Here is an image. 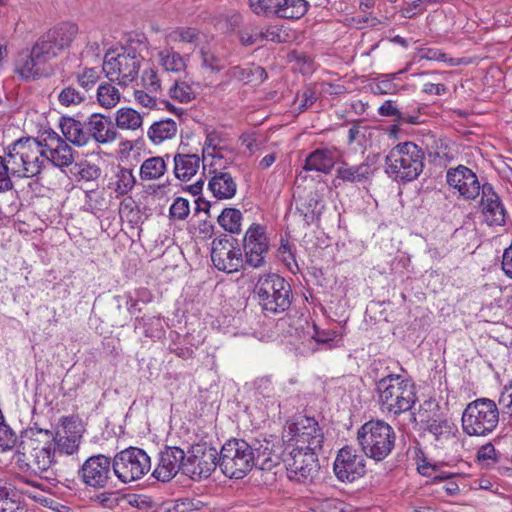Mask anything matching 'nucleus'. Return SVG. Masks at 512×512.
I'll return each instance as SVG.
<instances>
[{
    "label": "nucleus",
    "instance_id": "nucleus-1",
    "mask_svg": "<svg viewBox=\"0 0 512 512\" xmlns=\"http://www.w3.org/2000/svg\"><path fill=\"white\" fill-rule=\"evenodd\" d=\"M280 456L275 445L267 439H230L218 453V467L232 479L244 478L254 467L270 471L279 465Z\"/></svg>",
    "mask_w": 512,
    "mask_h": 512
},
{
    "label": "nucleus",
    "instance_id": "nucleus-2",
    "mask_svg": "<svg viewBox=\"0 0 512 512\" xmlns=\"http://www.w3.org/2000/svg\"><path fill=\"white\" fill-rule=\"evenodd\" d=\"M22 451L17 455L20 471L49 479L46 475L55 463L53 432L43 429H30L21 442Z\"/></svg>",
    "mask_w": 512,
    "mask_h": 512
},
{
    "label": "nucleus",
    "instance_id": "nucleus-3",
    "mask_svg": "<svg viewBox=\"0 0 512 512\" xmlns=\"http://www.w3.org/2000/svg\"><path fill=\"white\" fill-rule=\"evenodd\" d=\"M381 410L398 416L410 411L417 401L414 383L401 375L389 374L376 383Z\"/></svg>",
    "mask_w": 512,
    "mask_h": 512
},
{
    "label": "nucleus",
    "instance_id": "nucleus-4",
    "mask_svg": "<svg viewBox=\"0 0 512 512\" xmlns=\"http://www.w3.org/2000/svg\"><path fill=\"white\" fill-rule=\"evenodd\" d=\"M424 159L422 148L415 143H399L385 157V173L396 182H411L422 173Z\"/></svg>",
    "mask_w": 512,
    "mask_h": 512
},
{
    "label": "nucleus",
    "instance_id": "nucleus-5",
    "mask_svg": "<svg viewBox=\"0 0 512 512\" xmlns=\"http://www.w3.org/2000/svg\"><path fill=\"white\" fill-rule=\"evenodd\" d=\"M254 294L266 315L287 311L293 300L290 284L276 273L260 276L255 284Z\"/></svg>",
    "mask_w": 512,
    "mask_h": 512
},
{
    "label": "nucleus",
    "instance_id": "nucleus-6",
    "mask_svg": "<svg viewBox=\"0 0 512 512\" xmlns=\"http://www.w3.org/2000/svg\"><path fill=\"white\" fill-rule=\"evenodd\" d=\"M357 440L366 457L380 462L393 451L396 433L388 423L382 420H371L358 429Z\"/></svg>",
    "mask_w": 512,
    "mask_h": 512
},
{
    "label": "nucleus",
    "instance_id": "nucleus-7",
    "mask_svg": "<svg viewBox=\"0 0 512 512\" xmlns=\"http://www.w3.org/2000/svg\"><path fill=\"white\" fill-rule=\"evenodd\" d=\"M143 59L132 46L108 51L104 56L102 72L111 82L126 87L137 79Z\"/></svg>",
    "mask_w": 512,
    "mask_h": 512
},
{
    "label": "nucleus",
    "instance_id": "nucleus-8",
    "mask_svg": "<svg viewBox=\"0 0 512 512\" xmlns=\"http://www.w3.org/2000/svg\"><path fill=\"white\" fill-rule=\"evenodd\" d=\"M499 422V409L488 398H479L470 402L462 413V428L469 436H487Z\"/></svg>",
    "mask_w": 512,
    "mask_h": 512
},
{
    "label": "nucleus",
    "instance_id": "nucleus-9",
    "mask_svg": "<svg viewBox=\"0 0 512 512\" xmlns=\"http://www.w3.org/2000/svg\"><path fill=\"white\" fill-rule=\"evenodd\" d=\"M113 474L122 483L141 479L151 469V459L141 448L130 446L113 457Z\"/></svg>",
    "mask_w": 512,
    "mask_h": 512
},
{
    "label": "nucleus",
    "instance_id": "nucleus-10",
    "mask_svg": "<svg viewBox=\"0 0 512 512\" xmlns=\"http://www.w3.org/2000/svg\"><path fill=\"white\" fill-rule=\"evenodd\" d=\"M218 467V451L206 443L195 444L185 455L183 474L192 480L208 478Z\"/></svg>",
    "mask_w": 512,
    "mask_h": 512
},
{
    "label": "nucleus",
    "instance_id": "nucleus-11",
    "mask_svg": "<svg viewBox=\"0 0 512 512\" xmlns=\"http://www.w3.org/2000/svg\"><path fill=\"white\" fill-rule=\"evenodd\" d=\"M316 451L296 446L289 452L284 463L290 480L305 483L314 478L319 468Z\"/></svg>",
    "mask_w": 512,
    "mask_h": 512
},
{
    "label": "nucleus",
    "instance_id": "nucleus-12",
    "mask_svg": "<svg viewBox=\"0 0 512 512\" xmlns=\"http://www.w3.org/2000/svg\"><path fill=\"white\" fill-rule=\"evenodd\" d=\"M113 459L103 454L87 458L78 470V477L89 488L100 490L112 482Z\"/></svg>",
    "mask_w": 512,
    "mask_h": 512
},
{
    "label": "nucleus",
    "instance_id": "nucleus-13",
    "mask_svg": "<svg viewBox=\"0 0 512 512\" xmlns=\"http://www.w3.org/2000/svg\"><path fill=\"white\" fill-rule=\"evenodd\" d=\"M211 260L214 266L226 273H233L243 267V255L237 239L222 235L212 242Z\"/></svg>",
    "mask_w": 512,
    "mask_h": 512
},
{
    "label": "nucleus",
    "instance_id": "nucleus-14",
    "mask_svg": "<svg viewBox=\"0 0 512 512\" xmlns=\"http://www.w3.org/2000/svg\"><path fill=\"white\" fill-rule=\"evenodd\" d=\"M286 431L296 446H303L310 450H320L324 441V435L318 422L305 415H297L287 422Z\"/></svg>",
    "mask_w": 512,
    "mask_h": 512
},
{
    "label": "nucleus",
    "instance_id": "nucleus-15",
    "mask_svg": "<svg viewBox=\"0 0 512 512\" xmlns=\"http://www.w3.org/2000/svg\"><path fill=\"white\" fill-rule=\"evenodd\" d=\"M13 149L25 164L23 177H34L41 173L47 163L43 142L31 137L21 138L13 143Z\"/></svg>",
    "mask_w": 512,
    "mask_h": 512
},
{
    "label": "nucleus",
    "instance_id": "nucleus-16",
    "mask_svg": "<svg viewBox=\"0 0 512 512\" xmlns=\"http://www.w3.org/2000/svg\"><path fill=\"white\" fill-rule=\"evenodd\" d=\"M255 14H274L284 19H300L307 11L306 0H249Z\"/></svg>",
    "mask_w": 512,
    "mask_h": 512
},
{
    "label": "nucleus",
    "instance_id": "nucleus-17",
    "mask_svg": "<svg viewBox=\"0 0 512 512\" xmlns=\"http://www.w3.org/2000/svg\"><path fill=\"white\" fill-rule=\"evenodd\" d=\"M363 455L358 454L351 446L341 448L335 458L333 471L341 482H353L366 473V463Z\"/></svg>",
    "mask_w": 512,
    "mask_h": 512
},
{
    "label": "nucleus",
    "instance_id": "nucleus-18",
    "mask_svg": "<svg viewBox=\"0 0 512 512\" xmlns=\"http://www.w3.org/2000/svg\"><path fill=\"white\" fill-rule=\"evenodd\" d=\"M448 185L455 190L459 197L474 200L482 192V185L476 173L464 165L449 168L446 172Z\"/></svg>",
    "mask_w": 512,
    "mask_h": 512
},
{
    "label": "nucleus",
    "instance_id": "nucleus-19",
    "mask_svg": "<svg viewBox=\"0 0 512 512\" xmlns=\"http://www.w3.org/2000/svg\"><path fill=\"white\" fill-rule=\"evenodd\" d=\"M243 248L246 264L252 268L261 267L269 250L265 227L260 224L251 225L245 233Z\"/></svg>",
    "mask_w": 512,
    "mask_h": 512
},
{
    "label": "nucleus",
    "instance_id": "nucleus-20",
    "mask_svg": "<svg viewBox=\"0 0 512 512\" xmlns=\"http://www.w3.org/2000/svg\"><path fill=\"white\" fill-rule=\"evenodd\" d=\"M185 452L177 446H166L158 454V462L152 473L158 481L168 482L179 471L183 473Z\"/></svg>",
    "mask_w": 512,
    "mask_h": 512
},
{
    "label": "nucleus",
    "instance_id": "nucleus-21",
    "mask_svg": "<svg viewBox=\"0 0 512 512\" xmlns=\"http://www.w3.org/2000/svg\"><path fill=\"white\" fill-rule=\"evenodd\" d=\"M378 159V154H369L364 158L363 162L357 165L342 162L336 169L334 181L341 180L347 183L369 182L378 169Z\"/></svg>",
    "mask_w": 512,
    "mask_h": 512
},
{
    "label": "nucleus",
    "instance_id": "nucleus-22",
    "mask_svg": "<svg viewBox=\"0 0 512 512\" xmlns=\"http://www.w3.org/2000/svg\"><path fill=\"white\" fill-rule=\"evenodd\" d=\"M46 161L59 168L68 167L74 161L72 148L53 130L43 134Z\"/></svg>",
    "mask_w": 512,
    "mask_h": 512
},
{
    "label": "nucleus",
    "instance_id": "nucleus-23",
    "mask_svg": "<svg viewBox=\"0 0 512 512\" xmlns=\"http://www.w3.org/2000/svg\"><path fill=\"white\" fill-rule=\"evenodd\" d=\"M480 207L484 221L489 226H501L505 224L506 210L500 197L489 183L482 185Z\"/></svg>",
    "mask_w": 512,
    "mask_h": 512
},
{
    "label": "nucleus",
    "instance_id": "nucleus-24",
    "mask_svg": "<svg viewBox=\"0 0 512 512\" xmlns=\"http://www.w3.org/2000/svg\"><path fill=\"white\" fill-rule=\"evenodd\" d=\"M15 152L12 143L7 147L5 155L0 156V194L12 191V176L23 177L25 172V164Z\"/></svg>",
    "mask_w": 512,
    "mask_h": 512
},
{
    "label": "nucleus",
    "instance_id": "nucleus-25",
    "mask_svg": "<svg viewBox=\"0 0 512 512\" xmlns=\"http://www.w3.org/2000/svg\"><path fill=\"white\" fill-rule=\"evenodd\" d=\"M89 132V141L93 139L99 144H107L116 140L118 132L111 119L101 114L94 113L85 122Z\"/></svg>",
    "mask_w": 512,
    "mask_h": 512
},
{
    "label": "nucleus",
    "instance_id": "nucleus-26",
    "mask_svg": "<svg viewBox=\"0 0 512 512\" xmlns=\"http://www.w3.org/2000/svg\"><path fill=\"white\" fill-rule=\"evenodd\" d=\"M208 182V189L217 200H227L235 196L237 184L232 175L226 171L213 169Z\"/></svg>",
    "mask_w": 512,
    "mask_h": 512
},
{
    "label": "nucleus",
    "instance_id": "nucleus-27",
    "mask_svg": "<svg viewBox=\"0 0 512 512\" xmlns=\"http://www.w3.org/2000/svg\"><path fill=\"white\" fill-rule=\"evenodd\" d=\"M335 165V150L318 148L306 158L303 169L329 174Z\"/></svg>",
    "mask_w": 512,
    "mask_h": 512
},
{
    "label": "nucleus",
    "instance_id": "nucleus-28",
    "mask_svg": "<svg viewBox=\"0 0 512 512\" xmlns=\"http://www.w3.org/2000/svg\"><path fill=\"white\" fill-rule=\"evenodd\" d=\"M60 128L66 140L76 146H84L89 142L87 127L85 124L72 117H61Z\"/></svg>",
    "mask_w": 512,
    "mask_h": 512
},
{
    "label": "nucleus",
    "instance_id": "nucleus-29",
    "mask_svg": "<svg viewBox=\"0 0 512 512\" xmlns=\"http://www.w3.org/2000/svg\"><path fill=\"white\" fill-rule=\"evenodd\" d=\"M174 175L181 181H189L200 167L197 154L177 153L174 156Z\"/></svg>",
    "mask_w": 512,
    "mask_h": 512
},
{
    "label": "nucleus",
    "instance_id": "nucleus-30",
    "mask_svg": "<svg viewBox=\"0 0 512 512\" xmlns=\"http://www.w3.org/2000/svg\"><path fill=\"white\" fill-rule=\"evenodd\" d=\"M78 27L74 23L63 22L46 32V37L51 39L59 51L69 47L76 34Z\"/></svg>",
    "mask_w": 512,
    "mask_h": 512
},
{
    "label": "nucleus",
    "instance_id": "nucleus-31",
    "mask_svg": "<svg viewBox=\"0 0 512 512\" xmlns=\"http://www.w3.org/2000/svg\"><path fill=\"white\" fill-rule=\"evenodd\" d=\"M177 124L174 120L167 118L154 122L148 129L147 136L153 144H160L165 140L172 139L177 133Z\"/></svg>",
    "mask_w": 512,
    "mask_h": 512
},
{
    "label": "nucleus",
    "instance_id": "nucleus-32",
    "mask_svg": "<svg viewBox=\"0 0 512 512\" xmlns=\"http://www.w3.org/2000/svg\"><path fill=\"white\" fill-rule=\"evenodd\" d=\"M166 170L167 166L163 157H150L141 164L140 178L143 181L157 180L165 174Z\"/></svg>",
    "mask_w": 512,
    "mask_h": 512
},
{
    "label": "nucleus",
    "instance_id": "nucleus-33",
    "mask_svg": "<svg viewBox=\"0 0 512 512\" xmlns=\"http://www.w3.org/2000/svg\"><path fill=\"white\" fill-rule=\"evenodd\" d=\"M158 62L167 72L179 73L186 68V60L172 48H165L158 52Z\"/></svg>",
    "mask_w": 512,
    "mask_h": 512
},
{
    "label": "nucleus",
    "instance_id": "nucleus-34",
    "mask_svg": "<svg viewBox=\"0 0 512 512\" xmlns=\"http://www.w3.org/2000/svg\"><path fill=\"white\" fill-rule=\"evenodd\" d=\"M43 64L44 63L42 61L36 60L33 55V51L31 50L29 55L27 54L17 61L16 71L22 79H36L41 75L40 66Z\"/></svg>",
    "mask_w": 512,
    "mask_h": 512
},
{
    "label": "nucleus",
    "instance_id": "nucleus-35",
    "mask_svg": "<svg viewBox=\"0 0 512 512\" xmlns=\"http://www.w3.org/2000/svg\"><path fill=\"white\" fill-rule=\"evenodd\" d=\"M378 114L386 117H394V121L399 125L403 124H419V115H409L400 111L393 100H386L379 108Z\"/></svg>",
    "mask_w": 512,
    "mask_h": 512
},
{
    "label": "nucleus",
    "instance_id": "nucleus-36",
    "mask_svg": "<svg viewBox=\"0 0 512 512\" xmlns=\"http://www.w3.org/2000/svg\"><path fill=\"white\" fill-rule=\"evenodd\" d=\"M80 438L81 436L68 434L66 431L64 434H53V449H55V454L58 452L60 454L73 455L79 449Z\"/></svg>",
    "mask_w": 512,
    "mask_h": 512
},
{
    "label": "nucleus",
    "instance_id": "nucleus-37",
    "mask_svg": "<svg viewBox=\"0 0 512 512\" xmlns=\"http://www.w3.org/2000/svg\"><path fill=\"white\" fill-rule=\"evenodd\" d=\"M217 221L227 232L232 234L241 232L242 213L236 208H224L217 217Z\"/></svg>",
    "mask_w": 512,
    "mask_h": 512
},
{
    "label": "nucleus",
    "instance_id": "nucleus-38",
    "mask_svg": "<svg viewBox=\"0 0 512 512\" xmlns=\"http://www.w3.org/2000/svg\"><path fill=\"white\" fill-rule=\"evenodd\" d=\"M116 125L124 130H136L142 126L143 118L136 110L123 107L116 112Z\"/></svg>",
    "mask_w": 512,
    "mask_h": 512
},
{
    "label": "nucleus",
    "instance_id": "nucleus-39",
    "mask_svg": "<svg viewBox=\"0 0 512 512\" xmlns=\"http://www.w3.org/2000/svg\"><path fill=\"white\" fill-rule=\"evenodd\" d=\"M55 44L43 34L33 45L32 51L36 60L42 61L44 64L58 55L60 52Z\"/></svg>",
    "mask_w": 512,
    "mask_h": 512
},
{
    "label": "nucleus",
    "instance_id": "nucleus-40",
    "mask_svg": "<svg viewBox=\"0 0 512 512\" xmlns=\"http://www.w3.org/2000/svg\"><path fill=\"white\" fill-rule=\"evenodd\" d=\"M99 104L105 108H112L120 101V92L110 83L100 84L97 89Z\"/></svg>",
    "mask_w": 512,
    "mask_h": 512
},
{
    "label": "nucleus",
    "instance_id": "nucleus-41",
    "mask_svg": "<svg viewBox=\"0 0 512 512\" xmlns=\"http://www.w3.org/2000/svg\"><path fill=\"white\" fill-rule=\"evenodd\" d=\"M85 100V93L79 91L71 84L64 86L58 94V102L64 107L79 105Z\"/></svg>",
    "mask_w": 512,
    "mask_h": 512
},
{
    "label": "nucleus",
    "instance_id": "nucleus-42",
    "mask_svg": "<svg viewBox=\"0 0 512 512\" xmlns=\"http://www.w3.org/2000/svg\"><path fill=\"white\" fill-rule=\"evenodd\" d=\"M143 328V333L149 338H161L163 334L162 322L159 317L136 318L135 328Z\"/></svg>",
    "mask_w": 512,
    "mask_h": 512
},
{
    "label": "nucleus",
    "instance_id": "nucleus-43",
    "mask_svg": "<svg viewBox=\"0 0 512 512\" xmlns=\"http://www.w3.org/2000/svg\"><path fill=\"white\" fill-rule=\"evenodd\" d=\"M221 139L216 132H210L206 136V140L203 147V160L205 161L207 157L223 158L221 151L224 149L220 145Z\"/></svg>",
    "mask_w": 512,
    "mask_h": 512
},
{
    "label": "nucleus",
    "instance_id": "nucleus-44",
    "mask_svg": "<svg viewBox=\"0 0 512 512\" xmlns=\"http://www.w3.org/2000/svg\"><path fill=\"white\" fill-rule=\"evenodd\" d=\"M171 98L178 100L182 103H188L195 98L194 89L186 82L176 81L175 84L169 89Z\"/></svg>",
    "mask_w": 512,
    "mask_h": 512
},
{
    "label": "nucleus",
    "instance_id": "nucleus-45",
    "mask_svg": "<svg viewBox=\"0 0 512 512\" xmlns=\"http://www.w3.org/2000/svg\"><path fill=\"white\" fill-rule=\"evenodd\" d=\"M402 72L382 75L377 79V81L372 86V91L374 94L387 95L394 94L397 91V85L393 82V79L397 77L398 74Z\"/></svg>",
    "mask_w": 512,
    "mask_h": 512
},
{
    "label": "nucleus",
    "instance_id": "nucleus-46",
    "mask_svg": "<svg viewBox=\"0 0 512 512\" xmlns=\"http://www.w3.org/2000/svg\"><path fill=\"white\" fill-rule=\"evenodd\" d=\"M418 55L420 59L445 62L450 66H457L460 64V59L449 58L444 52L437 48H421L418 50Z\"/></svg>",
    "mask_w": 512,
    "mask_h": 512
},
{
    "label": "nucleus",
    "instance_id": "nucleus-47",
    "mask_svg": "<svg viewBox=\"0 0 512 512\" xmlns=\"http://www.w3.org/2000/svg\"><path fill=\"white\" fill-rule=\"evenodd\" d=\"M101 71L97 68H85L82 73L76 74L78 84L86 92L91 90L100 79Z\"/></svg>",
    "mask_w": 512,
    "mask_h": 512
},
{
    "label": "nucleus",
    "instance_id": "nucleus-48",
    "mask_svg": "<svg viewBox=\"0 0 512 512\" xmlns=\"http://www.w3.org/2000/svg\"><path fill=\"white\" fill-rule=\"evenodd\" d=\"M16 493L6 487H0V512H17L20 509L15 499Z\"/></svg>",
    "mask_w": 512,
    "mask_h": 512
},
{
    "label": "nucleus",
    "instance_id": "nucleus-49",
    "mask_svg": "<svg viewBox=\"0 0 512 512\" xmlns=\"http://www.w3.org/2000/svg\"><path fill=\"white\" fill-rule=\"evenodd\" d=\"M17 443V436L15 432L5 423V420L0 421V451H8L15 447Z\"/></svg>",
    "mask_w": 512,
    "mask_h": 512
},
{
    "label": "nucleus",
    "instance_id": "nucleus-50",
    "mask_svg": "<svg viewBox=\"0 0 512 512\" xmlns=\"http://www.w3.org/2000/svg\"><path fill=\"white\" fill-rule=\"evenodd\" d=\"M136 179L132 170L121 168L117 174L116 191L120 194L128 193L135 185Z\"/></svg>",
    "mask_w": 512,
    "mask_h": 512
},
{
    "label": "nucleus",
    "instance_id": "nucleus-51",
    "mask_svg": "<svg viewBox=\"0 0 512 512\" xmlns=\"http://www.w3.org/2000/svg\"><path fill=\"white\" fill-rule=\"evenodd\" d=\"M190 213L189 201L183 197H177L169 208V214L172 219L185 220Z\"/></svg>",
    "mask_w": 512,
    "mask_h": 512
},
{
    "label": "nucleus",
    "instance_id": "nucleus-52",
    "mask_svg": "<svg viewBox=\"0 0 512 512\" xmlns=\"http://www.w3.org/2000/svg\"><path fill=\"white\" fill-rule=\"evenodd\" d=\"M255 395L264 399H271L275 395V389L270 376L259 377L254 381Z\"/></svg>",
    "mask_w": 512,
    "mask_h": 512
},
{
    "label": "nucleus",
    "instance_id": "nucleus-53",
    "mask_svg": "<svg viewBox=\"0 0 512 512\" xmlns=\"http://www.w3.org/2000/svg\"><path fill=\"white\" fill-rule=\"evenodd\" d=\"M200 57L202 60V67L210 69L212 72L219 73L224 68L222 60L208 49L201 48Z\"/></svg>",
    "mask_w": 512,
    "mask_h": 512
},
{
    "label": "nucleus",
    "instance_id": "nucleus-54",
    "mask_svg": "<svg viewBox=\"0 0 512 512\" xmlns=\"http://www.w3.org/2000/svg\"><path fill=\"white\" fill-rule=\"evenodd\" d=\"M141 82L142 87L150 93H156L160 90L161 84L157 71L152 68L143 71Z\"/></svg>",
    "mask_w": 512,
    "mask_h": 512
},
{
    "label": "nucleus",
    "instance_id": "nucleus-55",
    "mask_svg": "<svg viewBox=\"0 0 512 512\" xmlns=\"http://www.w3.org/2000/svg\"><path fill=\"white\" fill-rule=\"evenodd\" d=\"M239 39L242 45L252 46L254 44L262 42L261 30L258 28H245L239 31Z\"/></svg>",
    "mask_w": 512,
    "mask_h": 512
},
{
    "label": "nucleus",
    "instance_id": "nucleus-56",
    "mask_svg": "<svg viewBox=\"0 0 512 512\" xmlns=\"http://www.w3.org/2000/svg\"><path fill=\"white\" fill-rule=\"evenodd\" d=\"M251 73L252 67L233 66L227 71V76L230 79L250 83L252 82Z\"/></svg>",
    "mask_w": 512,
    "mask_h": 512
},
{
    "label": "nucleus",
    "instance_id": "nucleus-57",
    "mask_svg": "<svg viewBox=\"0 0 512 512\" xmlns=\"http://www.w3.org/2000/svg\"><path fill=\"white\" fill-rule=\"evenodd\" d=\"M337 337V333L333 330H320L315 324L313 325L312 338L321 344H329Z\"/></svg>",
    "mask_w": 512,
    "mask_h": 512
},
{
    "label": "nucleus",
    "instance_id": "nucleus-58",
    "mask_svg": "<svg viewBox=\"0 0 512 512\" xmlns=\"http://www.w3.org/2000/svg\"><path fill=\"white\" fill-rule=\"evenodd\" d=\"M499 406L503 414L512 416V380L510 386L500 395Z\"/></svg>",
    "mask_w": 512,
    "mask_h": 512
},
{
    "label": "nucleus",
    "instance_id": "nucleus-59",
    "mask_svg": "<svg viewBox=\"0 0 512 512\" xmlns=\"http://www.w3.org/2000/svg\"><path fill=\"white\" fill-rule=\"evenodd\" d=\"M152 94L153 93H150L147 90L144 91V90H139V89H136L134 92L136 101L140 105L147 107V108H154L156 106L157 99Z\"/></svg>",
    "mask_w": 512,
    "mask_h": 512
},
{
    "label": "nucleus",
    "instance_id": "nucleus-60",
    "mask_svg": "<svg viewBox=\"0 0 512 512\" xmlns=\"http://www.w3.org/2000/svg\"><path fill=\"white\" fill-rule=\"evenodd\" d=\"M297 101L299 103L298 110L303 112L316 101L315 92L307 88L300 96H298Z\"/></svg>",
    "mask_w": 512,
    "mask_h": 512
},
{
    "label": "nucleus",
    "instance_id": "nucleus-61",
    "mask_svg": "<svg viewBox=\"0 0 512 512\" xmlns=\"http://www.w3.org/2000/svg\"><path fill=\"white\" fill-rule=\"evenodd\" d=\"M447 427L448 423L446 420L431 419L428 421L427 431L433 434L436 439H439Z\"/></svg>",
    "mask_w": 512,
    "mask_h": 512
},
{
    "label": "nucleus",
    "instance_id": "nucleus-62",
    "mask_svg": "<svg viewBox=\"0 0 512 512\" xmlns=\"http://www.w3.org/2000/svg\"><path fill=\"white\" fill-rule=\"evenodd\" d=\"M479 461L496 460V450L492 443L482 445L477 452Z\"/></svg>",
    "mask_w": 512,
    "mask_h": 512
},
{
    "label": "nucleus",
    "instance_id": "nucleus-63",
    "mask_svg": "<svg viewBox=\"0 0 512 512\" xmlns=\"http://www.w3.org/2000/svg\"><path fill=\"white\" fill-rule=\"evenodd\" d=\"M262 42L271 41L275 43L282 42L281 30L277 27H268L265 31L261 30Z\"/></svg>",
    "mask_w": 512,
    "mask_h": 512
},
{
    "label": "nucleus",
    "instance_id": "nucleus-64",
    "mask_svg": "<svg viewBox=\"0 0 512 512\" xmlns=\"http://www.w3.org/2000/svg\"><path fill=\"white\" fill-rule=\"evenodd\" d=\"M502 269L509 278H512V242L511 245L504 250L502 256Z\"/></svg>",
    "mask_w": 512,
    "mask_h": 512
}]
</instances>
